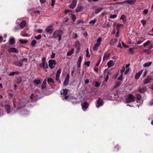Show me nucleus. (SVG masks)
Masks as SVG:
<instances>
[{"label": "nucleus", "mask_w": 153, "mask_h": 153, "mask_svg": "<svg viewBox=\"0 0 153 153\" xmlns=\"http://www.w3.org/2000/svg\"><path fill=\"white\" fill-rule=\"evenodd\" d=\"M42 63L40 64V66H42V67L43 68H45V65L46 61V58L45 57H43L42 59Z\"/></svg>", "instance_id": "dca6fc26"}, {"label": "nucleus", "mask_w": 153, "mask_h": 153, "mask_svg": "<svg viewBox=\"0 0 153 153\" xmlns=\"http://www.w3.org/2000/svg\"><path fill=\"white\" fill-rule=\"evenodd\" d=\"M19 41L20 43L23 44H26L28 42L27 40H23L21 39H20Z\"/></svg>", "instance_id": "2f4dec72"}, {"label": "nucleus", "mask_w": 153, "mask_h": 153, "mask_svg": "<svg viewBox=\"0 0 153 153\" xmlns=\"http://www.w3.org/2000/svg\"><path fill=\"white\" fill-rule=\"evenodd\" d=\"M41 37L42 36L41 35H38L37 36H35L34 37V38L37 40H39L41 39Z\"/></svg>", "instance_id": "a18cd8bd"}, {"label": "nucleus", "mask_w": 153, "mask_h": 153, "mask_svg": "<svg viewBox=\"0 0 153 153\" xmlns=\"http://www.w3.org/2000/svg\"><path fill=\"white\" fill-rule=\"evenodd\" d=\"M19 103L21 105V107H24L26 104L25 102H23V101H22V100H20Z\"/></svg>", "instance_id": "a878e982"}, {"label": "nucleus", "mask_w": 153, "mask_h": 153, "mask_svg": "<svg viewBox=\"0 0 153 153\" xmlns=\"http://www.w3.org/2000/svg\"><path fill=\"white\" fill-rule=\"evenodd\" d=\"M86 57L88 58H89L90 56V55L89 54L88 49L87 48L86 50Z\"/></svg>", "instance_id": "c03bdc74"}, {"label": "nucleus", "mask_w": 153, "mask_h": 153, "mask_svg": "<svg viewBox=\"0 0 153 153\" xmlns=\"http://www.w3.org/2000/svg\"><path fill=\"white\" fill-rule=\"evenodd\" d=\"M97 21V19H95L93 20H92L91 21L89 22V24H91L92 25H94L95 23Z\"/></svg>", "instance_id": "bb28decb"}, {"label": "nucleus", "mask_w": 153, "mask_h": 153, "mask_svg": "<svg viewBox=\"0 0 153 153\" xmlns=\"http://www.w3.org/2000/svg\"><path fill=\"white\" fill-rule=\"evenodd\" d=\"M119 30H120V29H117V32H116V35H115V36L116 37H118L119 36Z\"/></svg>", "instance_id": "5fc2aeb1"}, {"label": "nucleus", "mask_w": 153, "mask_h": 153, "mask_svg": "<svg viewBox=\"0 0 153 153\" xmlns=\"http://www.w3.org/2000/svg\"><path fill=\"white\" fill-rule=\"evenodd\" d=\"M46 79H45L43 81L42 85L41 86V88L42 89H44L46 88Z\"/></svg>", "instance_id": "2eb2a0df"}, {"label": "nucleus", "mask_w": 153, "mask_h": 153, "mask_svg": "<svg viewBox=\"0 0 153 153\" xmlns=\"http://www.w3.org/2000/svg\"><path fill=\"white\" fill-rule=\"evenodd\" d=\"M103 101L100 98H99L97 100V105L96 107L97 108H99L100 106H102L103 105Z\"/></svg>", "instance_id": "39448f33"}, {"label": "nucleus", "mask_w": 153, "mask_h": 153, "mask_svg": "<svg viewBox=\"0 0 153 153\" xmlns=\"http://www.w3.org/2000/svg\"><path fill=\"white\" fill-rule=\"evenodd\" d=\"M117 39H114V40H113V39H112L111 41V42L110 43V44L111 45H113L114 44L115 42H117Z\"/></svg>", "instance_id": "79ce46f5"}, {"label": "nucleus", "mask_w": 153, "mask_h": 153, "mask_svg": "<svg viewBox=\"0 0 153 153\" xmlns=\"http://www.w3.org/2000/svg\"><path fill=\"white\" fill-rule=\"evenodd\" d=\"M123 25L122 24L117 23V24L116 27L117 29H120V27H122L123 26Z\"/></svg>", "instance_id": "e433bc0d"}, {"label": "nucleus", "mask_w": 153, "mask_h": 153, "mask_svg": "<svg viewBox=\"0 0 153 153\" xmlns=\"http://www.w3.org/2000/svg\"><path fill=\"white\" fill-rule=\"evenodd\" d=\"M80 43L78 41H76L75 43V47L76 48L80 47Z\"/></svg>", "instance_id": "c85d7f7f"}, {"label": "nucleus", "mask_w": 153, "mask_h": 153, "mask_svg": "<svg viewBox=\"0 0 153 153\" xmlns=\"http://www.w3.org/2000/svg\"><path fill=\"white\" fill-rule=\"evenodd\" d=\"M77 3L76 0H73L72 3L70 6V7L72 9H74L76 7V5Z\"/></svg>", "instance_id": "9d476101"}, {"label": "nucleus", "mask_w": 153, "mask_h": 153, "mask_svg": "<svg viewBox=\"0 0 153 153\" xmlns=\"http://www.w3.org/2000/svg\"><path fill=\"white\" fill-rule=\"evenodd\" d=\"M120 19L122 20L123 22L124 23L126 22V17L124 15H123L121 16L120 18Z\"/></svg>", "instance_id": "412c9836"}, {"label": "nucleus", "mask_w": 153, "mask_h": 153, "mask_svg": "<svg viewBox=\"0 0 153 153\" xmlns=\"http://www.w3.org/2000/svg\"><path fill=\"white\" fill-rule=\"evenodd\" d=\"M152 80V79L150 76H147L146 78L143 80L144 84H146L149 83Z\"/></svg>", "instance_id": "6e6552de"}, {"label": "nucleus", "mask_w": 153, "mask_h": 153, "mask_svg": "<svg viewBox=\"0 0 153 153\" xmlns=\"http://www.w3.org/2000/svg\"><path fill=\"white\" fill-rule=\"evenodd\" d=\"M152 64V62H150L149 63H145L144 65L143 66L145 67H149Z\"/></svg>", "instance_id": "7c9ffc66"}, {"label": "nucleus", "mask_w": 153, "mask_h": 153, "mask_svg": "<svg viewBox=\"0 0 153 153\" xmlns=\"http://www.w3.org/2000/svg\"><path fill=\"white\" fill-rule=\"evenodd\" d=\"M141 22L143 24V26H145L146 24V22L145 20H141Z\"/></svg>", "instance_id": "3c124183"}, {"label": "nucleus", "mask_w": 153, "mask_h": 153, "mask_svg": "<svg viewBox=\"0 0 153 153\" xmlns=\"http://www.w3.org/2000/svg\"><path fill=\"white\" fill-rule=\"evenodd\" d=\"M129 51L131 54H134V52L133 50V49L132 48H130L129 49Z\"/></svg>", "instance_id": "de8ad7c7"}, {"label": "nucleus", "mask_w": 153, "mask_h": 153, "mask_svg": "<svg viewBox=\"0 0 153 153\" xmlns=\"http://www.w3.org/2000/svg\"><path fill=\"white\" fill-rule=\"evenodd\" d=\"M103 10V8L102 7L96 9L95 10V14H97L99 12H101Z\"/></svg>", "instance_id": "4be33fe9"}, {"label": "nucleus", "mask_w": 153, "mask_h": 153, "mask_svg": "<svg viewBox=\"0 0 153 153\" xmlns=\"http://www.w3.org/2000/svg\"><path fill=\"white\" fill-rule=\"evenodd\" d=\"M121 84L120 82H117L115 85V87L116 88L117 87L120 86Z\"/></svg>", "instance_id": "6e6d98bb"}, {"label": "nucleus", "mask_w": 153, "mask_h": 153, "mask_svg": "<svg viewBox=\"0 0 153 153\" xmlns=\"http://www.w3.org/2000/svg\"><path fill=\"white\" fill-rule=\"evenodd\" d=\"M100 45L96 43V44H95L93 48V49L94 51H96L98 49V48H99Z\"/></svg>", "instance_id": "393cba45"}, {"label": "nucleus", "mask_w": 153, "mask_h": 153, "mask_svg": "<svg viewBox=\"0 0 153 153\" xmlns=\"http://www.w3.org/2000/svg\"><path fill=\"white\" fill-rule=\"evenodd\" d=\"M121 43L122 45L125 48H128L129 47L128 46L126 45L125 43L123 42H122Z\"/></svg>", "instance_id": "864d4df0"}, {"label": "nucleus", "mask_w": 153, "mask_h": 153, "mask_svg": "<svg viewBox=\"0 0 153 153\" xmlns=\"http://www.w3.org/2000/svg\"><path fill=\"white\" fill-rule=\"evenodd\" d=\"M136 2V0H126L121 2H116L113 3V4H120L126 3L131 5H133L135 4Z\"/></svg>", "instance_id": "f03ea898"}, {"label": "nucleus", "mask_w": 153, "mask_h": 153, "mask_svg": "<svg viewBox=\"0 0 153 153\" xmlns=\"http://www.w3.org/2000/svg\"><path fill=\"white\" fill-rule=\"evenodd\" d=\"M36 43V41L35 40H33L32 41L30 45L32 46H34Z\"/></svg>", "instance_id": "4c0bfd02"}, {"label": "nucleus", "mask_w": 153, "mask_h": 153, "mask_svg": "<svg viewBox=\"0 0 153 153\" xmlns=\"http://www.w3.org/2000/svg\"><path fill=\"white\" fill-rule=\"evenodd\" d=\"M125 68L124 67H123L122 69L120 70V72L122 74H123V73L125 71Z\"/></svg>", "instance_id": "4d7b16f0"}, {"label": "nucleus", "mask_w": 153, "mask_h": 153, "mask_svg": "<svg viewBox=\"0 0 153 153\" xmlns=\"http://www.w3.org/2000/svg\"><path fill=\"white\" fill-rule=\"evenodd\" d=\"M49 66L50 68L52 69L54 67V66H53V65H55L56 64V61L54 60H50L48 61Z\"/></svg>", "instance_id": "0eeeda50"}, {"label": "nucleus", "mask_w": 153, "mask_h": 153, "mask_svg": "<svg viewBox=\"0 0 153 153\" xmlns=\"http://www.w3.org/2000/svg\"><path fill=\"white\" fill-rule=\"evenodd\" d=\"M150 42H151L150 40H148L146 42L144 43L143 44V45L144 47H146L147 45H149L150 43Z\"/></svg>", "instance_id": "72a5a7b5"}, {"label": "nucleus", "mask_w": 153, "mask_h": 153, "mask_svg": "<svg viewBox=\"0 0 153 153\" xmlns=\"http://www.w3.org/2000/svg\"><path fill=\"white\" fill-rule=\"evenodd\" d=\"M45 31L49 34L52 33L53 31V26L48 25L45 29Z\"/></svg>", "instance_id": "20e7f679"}, {"label": "nucleus", "mask_w": 153, "mask_h": 153, "mask_svg": "<svg viewBox=\"0 0 153 153\" xmlns=\"http://www.w3.org/2000/svg\"><path fill=\"white\" fill-rule=\"evenodd\" d=\"M71 18L73 22H74L76 20V16L75 15L72 14L71 15Z\"/></svg>", "instance_id": "ea45409f"}, {"label": "nucleus", "mask_w": 153, "mask_h": 153, "mask_svg": "<svg viewBox=\"0 0 153 153\" xmlns=\"http://www.w3.org/2000/svg\"><path fill=\"white\" fill-rule=\"evenodd\" d=\"M110 56V53H108L107 54L106 53H104V56L103 57V61H104L105 60L107 59Z\"/></svg>", "instance_id": "6ab92c4d"}, {"label": "nucleus", "mask_w": 153, "mask_h": 153, "mask_svg": "<svg viewBox=\"0 0 153 153\" xmlns=\"http://www.w3.org/2000/svg\"><path fill=\"white\" fill-rule=\"evenodd\" d=\"M15 74V72H13L10 73V74H9V75L10 76H12L14 75Z\"/></svg>", "instance_id": "338daca9"}, {"label": "nucleus", "mask_w": 153, "mask_h": 153, "mask_svg": "<svg viewBox=\"0 0 153 153\" xmlns=\"http://www.w3.org/2000/svg\"><path fill=\"white\" fill-rule=\"evenodd\" d=\"M149 104L150 105H153V99H152L149 102Z\"/></svg>", "instance_id": "0e129e2a"}, {"label": "nucleus", "mask_w": 153, "mask_h": 153, "mask_svg": "<svg viewBox=\"0 0 153 153\" xmlns=\"http://www.w3.org/2000/svg\"><path fill=\"white\" fill-rule=\"evenodd\" d=\"M43 30L41 29H38L37 30V32L39 33H41L43 32Z\"/></svg>", "instance_id": "052dcab7"}, {"label": "nucleus", "mask_w": 153, "mask_h": 153, "mask_svg": "<svg viewBox=\"0 0 153 153\" xmlns=\"http://www.w3.org/2000/svg\"><path fill=\"white\" fill-rule=\"evenodd\" d=\"M102 41V38H99L97 40V42L96 43L97 44L100 45L101 44L100 42Z\"/></svg>", "instance_id": "37998d69"}, {"label": "nucleus", "mask_w": 153, "mask_h": 153, "mask_svg": "<svg viewBox=\"0 0 153 153\" xmlns=\"http://www.w3.org/2000/svg\"><path fill=\"white\" fill-rule=\"evenodd\" d=\"M82 9L81 6H79L76 9V12H79L81 11Z\"/></svg>", "instance_id": "473e14b6"}, {"label": "nucleus", "mask_w": 153, "mask_h": 153, "mask_svg": "<svg viewBox=\"0 0 153 153\" xmlns=\"http://www.w3.org/2000/svg\"><path fill=\"white\" fill-rule=\"evenodd\" d=\"M63 94L64 95H66L67 94L68 92V90L67 89H63Z\"/></svg>", "instance_id": "f704fd0d"}, {"label": "nucleus", "mask_w": 153, "mask_h": 153, "mask_svg": "<svg viewBox=\"0 0 153 153\" xmlns=\"http://www.w3.org/2000/svg\"><path fill=\"white\" fill-rule=\"evenodd\" d=\"M82 57L81 56H79L77 62V63H81V62L82 61Z\"/></svg>", "instance_id": "603ef678"}, {"label": "nucleus", "mask_w": 153, "mask_h": 153, "mask_svg": "<svg viewBox=\"0 0 153 153\" xmlns=\"http://www.w3.org/2000/svg\"><path fill=\"white\" fill-rule=\"evenodd\" d=\"M101 58H100L99 59V61L96 64V66H98L101 61Z\"/></svg>", "instance_id": "bf43d9fd"}, {"label": "nucleus", "mask_w": 153, "mask_h": 153, "mask_svg": "<svg viewBox=\"0 0 153 153\" xmlns=\"http://www.w3.org/2000/svg\"><path fill=\"white\" fill-rule=\"evenodd\" d=\"M26 24V22L25 21H23L20 23V26L21 28H23L25 26Z\"/></svg>", "instance_id": "aec40b11"}, {"label": "nucleus", "mask_w": 153, "mask_h": 153, "mask_svg": "<svg viewBox=\"0 0 153 153\" xmlns=\"http://www.w3.org/2000/svg\"><path fill=\"white\" fill-rule=\"evenodd\" d=\"M64 11L65 13L72 12V11L71 10H65Z\"/></svg>", "instance_id": "69168bd1"}, {"label": "nucleus", "mask_w": 153, "mask_h": 153, "mask_svg": "<svg viewBox=\"0 0 153 153\" xmlns=\"http://www.w3.org/2000/svg\"><path fill=\"white\" fill-rule=\"evenodd\" d=\"M69 74H68L63 82V85L64 86H66L68 84L69 81Z\"/></svg>", "instance_id": "1a4fd4ad"}, {"label": "nucleus", "mask_w": 153, "mask_h": 153, "mask_svg": "<svg viewBox=\"0 0 153 153\" xmlns=\"http://www.w3.org/2000/svg\"><path fill=\"white\" fill-rule=\"evenodd\" d=\"M33 82L36 84H39L41 82V81L39 79H35Z\"/></svg>", "instance_id": "c9c22d12"}, {"label": "nucleus", "mask_w": 153, "mask_h": 153, "mask_svg": "<svg viewBox=\"0 0 153 153\" xmlns=\"http://www.w3.org/2000/svg\"><path fill=\"white\" fill-rule=\"evenodd\" d=\"M143 51L148 54H150L151 53V51L149 49H145Z\"/></svg>", "instance_id": "cd10ccee"}, {"label": "nucleus", "mask_w": 153, "mask_h": 153, "mask_svg": "<svg viewBox=\"0 0 153 153\" xmlns=\"http://www.w3.org/2000/svg\"><path fill=\"white\" fill-rule=\"evenodd\" d=\"M147 88L146 87H143L138 89V91L140 93H143L147 91Z\"/></svg>", "instance_id": "ddd939ff"}, {"label": "nucleus", "mask_w": 153, "mask_h": 153, "mask_svg": "<svg viewBox=\"0 0 153 153\" xmlns=\"http://www.w3.org/2000/svg\"><path fill=\"white\" fill-rule=\"evenodd\" d=\"M89 103L87 102H84L82 105V109L84 111H85L89 106Z\"/></svg>", "instance_id": "423d86ee"}, {"label": "nucleus", "mask_w": 153, "mask_h": 153, "mask_svg": "<svg viewBox=\"0 0 153 153\" xmlns=\"http://www.w3.org/2000/svg\"><path fill=\"white\" fill-rule=\"evenodd\" d=\"M47 81L48 83L51 82L53 83H54L53 79L51 78H49L47 79Z\"/></svg>", "instance_id": "a19ab883"}, {"label": "nucleus", "mask_w": 153, "mask_h": 153, "mask_svg": "<svg viewBox=\"0 0 153 153\" xmlns=\"http://www.w3.org/2000/svg\"><path fill=\"white\" fill-rule=\"evenodd\" d=\"M5 110L7 114H9L10 113V106L8 105H6L5 106Z\"/></svg>", "instance_id": "4468645a"}, {"label": "nucleus", "mask_w": 153, "mask_h": 153, "mask_svg": "<svg viewBox=\"0 0 153 153\" xmlns=\"http://www.w3.org/2000/svg\"><path fill=\"white\" fill-rule=\"evenodd\" d=\"M27 58H23L22 59L20 60L21 62L22 63L23 62L25 61V62H26L27 61Z\"/></svg>", "instance_id": "680f3d73"}, {"label": "nucleus", "mask_w": 153, "mask_h": 153, "mask_svg": "<svg viewBox=\"0 0 153 153\" xmlns=\"http://www.w3.org/2000/svg\"><path fill=\"white\" fill-rule=\"evenodd\" d=\"M90 63V61H86L85 62V65H87L88 66H89Z\"/></svg>", "instance_id": "e2e57ef3"}, {"label": "nucleus", "mask_w": 153, "mask_h": 153, "mask_svg": "<svg viewBox=\"0 0 153 153\" xmlns=\"http://www.w3.org/2000/svg\"><path fill=\"white\" fill-rule=\"evenodd\" d=\"M74 51V49H72L71 50L68 52L67 54V56H71L73 53Z\"/></svg>", "instance_id": "5701e85b"}, {"label": "nucleus", "mask_w": 153, "mask_h": 153, "mask_svg": "<svg viewBox=\"0 0 153 153\" xmlns=\"http://www.w3.org/2000/svg\"><path fill=\"white\" fill-rule=\"evenodd\" d=\"M10 52H13L17 53L18 52V50H17L15 48H12L10 49L9 51Z\"/></svg>", "instance_id": "a211bd4d"}, {"label": "nucleus", "mask_w": 153, "mask_h": 153, "mask_svg": "<svg viewBox=\"0 0 153 153\" xmlns=\"http://www.w3.org/2000/svg\"><path fill=\"white\" fill-rule=\"evenodd\" d=\"M62 30H57L54 31L53 33V37L56 38L58 37V41H59L61 39V35L62 34Z\"/></svg>", "instance_id": "f257e3e1"}, {"label": "nucleus", "mask_w": 153, "mask_h": 153, "mask_svg": "<svg viewBox=\"0 0 153 153\" xmlns=\"http://www.w3.org/2000/svg\"><path fill=\"white\" fill-rule=\"evenodd\" d=\"M59 76L56 75L55 79H56V80L59 83H60L61 82L60 80H59Z\"/></svg>", "instance_id": "49530a36"}, {"label": "nucleus", "mask_w": 153, "mask_h": 153, "mask_svg": "<svg viewBox=\"0 0 153 153\" xmlns=\"http://www.w3.org/2000/svg\"><path fill=\"white\" fill-rule=\"evenodd\" d=\"M84 23V21L83 20H79L77 22V24H80V23L83 24Z\"/></svg>", "instance_id": "13d9d810"}, {"label": "nucleus", "mask_w": 153, "mask_h": 153, "mask_svg": "<svg viewBox=\"0 0 153 153\" xmlns=\"http://www.w3.org/2000/svg\"><path fill=\"white\" fill-rule=\"evenodd\" d=\"M13 64L17 66L20 67H22L23 65V64L21 62L20 60V61L18 60L14 61L13 62Z\"/></svg>", "instance_id": "9b49d317"}, {"label": "nucleus", "mask_w": 153, "mask_h": 153, "mask_svg": "<svg viewBox=\"0 0 153 153\" xmlns=\"http://www.w3.org/2000/svg\"><path fill=\"white\" fill-rule=\"evenodd\" d=\"M143 71V70H141L140 71H139L138 73H137L136 74L135 76V79H138L139 78L140 75L142 74Z\"/></svg>", "instance_id": "f8f14e48"}, {"label": "nucleus", "mask_w": 153, "mask_h": 153, "mask_svg": "<svg viewBox=\"0 0 153 153\" xmlns=\"http://www.w3.org/2000/svg\"><path fill=\"white\" fill-rule=\"evenodd\" d=\"M114 63L112 60H111L108 62L107 65L108 68H110L114 65Z\"/></svg>", "instance_id": "f3484780"}, {"label": "nucleus", "mask_w": 153, "mask_h": 153, "mask_svg": "<svg viewBox=\"0 0 153 153\" xmlns=\"http://www.w3.org/2000/svg\"><path fill=\"white\" fill-rule=\"evenodd\" d=\"M117 15L115 14L111 15L110 18L111 19H114L117 17Z\"/></svg>", "instance_id": "8fccbe9b"}, {"label": "nucleus", "mask_w": 153, "mask_h": 153, "mask_svg": "<svg viewBox=\"0 0 153 153\" xmlns=\"http://www.w3.org/2000/svg\"><path fill=\"white\" fill-rule=\"evenodd\" d=\"M136 98L137 100L140 101L141 100V96L140 94H136Z\"/></svg>", "instance_id": "c756f323"}, {"label": "nucleus", "mask_w": 153, "mask_h": 153, "mask_svg": "<svg viewBox=\"0 0 153 153\" xmlns=\"http://www.w3.org/2000/svg\"><path fill=\"white\" fill-rule=\"evenodd\" d=\"M126 101L127 103L133 102L135 101V97L132 94H130L126 99Z\"/></svg>", "instance_id": "7ed1b4c3"}, {"label": "nucleus", "mask_w": 153, "mask_h": 153, "mask_svg": "<svg viewBox=\"0 0 153 153\" xmlns=\"http://www.w3.org/2000/svg\"><path fill=\"white\" fill-rule=\"evenodd\" d=\"M15 42V40L14 38H12L10 39L9 44L10 45H13Z\"/></svg>", "instance_id": "b1692460"}, {"label": "nucleus", "mask_w": 153, "mask_h": 153, "mask_svg": "<svg viewBox=\"0 0 153 153\" xmlns=\"http://www.w3.org/2000/svg\"><path fill=\"white\" fill-rule=\"evenodd\" d=\"M61 69H59V70H57V71L56 72V75L59 76L60 74H61Z\"/></svg>", "instance_id": "58836bf2"}, {"label": "nucleus", "mask_w": 153, "mask_h": 153, "mask_svg": "<svg viewBox=\"0 0 153 153\" xmlns=\"http://www.w3.org/2000/svg\"><path fill=\"white\" fill-rule=\"evenodd\" d=\"M123 79V75H121L118 78V79L119 80H122Z\"/></svg>", "instance_id": "774afa93"}, {"label": "nucleus", "mask_w": 153, "mask_h": 153, "mask_svg": "<svg viewBox=\"0 0 153 153\" xmlns=\"http://www.w3.org/2000/svg\"><path fill=\"white\" fill-rule=\"evenodd\" d=\"M95 83H96L95 85V87H100V84L99 82L96 81L95 82Z\"/></svg>", "instance_id": "09e8293b"}]
</instances>
